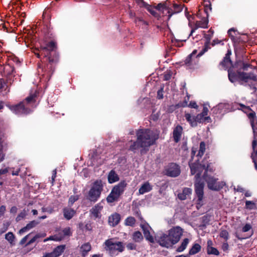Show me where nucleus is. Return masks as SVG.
Segmentation results:
<instances>
[{"label": "nucleus", "instance_id": "603ef678", "mask_svg": "<svg viewBox=\"0 0 257 257\" xmlns=\"http://www.w3.org/2000/svg\"><path fill=\"white\" fill-rule=\"evenodd\" d=\"M64 236H71L72 235V232L70 227H67L63 228L62 230Z\"/></svg>", "mask_w": 257, "mask_h": 257}, {"label": "nucleus", "instance_id": "4d7b16f0", "mask_svg": "<svg viewBox=\"0 0 257 257\" xmlns=\"http://www.w3.org/2000/svg\"><path fill=\"white\" fill-rule=\"evenodd\" d=\"M174 11H173V14L178 13L182 11L181 6L178 5L176 4H173Z\"/></svg>", "mask_w": 257, "mask_h": 257}, {"label": "nucleus", "instance_id": "cd10ccee", "mask_svg": "<svg viewBox=\"0 0 257 257\" xmlns=\"http://www.w3.org/2000/svg\"><path fill=\"white\" fill-rule=\"evenodd\" d=\"M65 248V244L60 245L56 247L51 252L54 257H59L64 251Z\"/></svg>", "mask_w": 257, "mask_h": 257}, {"label": "nucleus", "instance_id": "2f4dec72", "mask_svg": "<svg viewBox=\"0 0 257 257\" xmlns=\"http://www.w3.org/2000/svg\"><path fill=\"white\" fill-rule=\"evenodd\" d=\"M91 245L89 242H86L82 244L81 246L82 255L83 256L87 255L88 252L91 250Z\"/></svg>", "mask_w": 257, "mask_h": 257}, {"label": "nucleus", "instance_id": "c756f323", "mask_svg": "<svg viewBox=\"0 0 257 257\" xmlns=\"http://www.w3.org/2000/svg\"><path fill=\"white\" fill-rule=\"evenodd\" d=\"M152 189V187L148 182L144 183L139 190V192L141 194H144L145 193L150 191Z\"/></svg>", "mask_w": 257, "mask_h": 257}, {"label": "nucleus", "instance_id": "39448f33", "mask_svg": "<svg viewBox=\"0 0 257 257\" xmlns=\"http://www.w3.org/2000/svg\"><path fill=\"white\" fill-rule=\"evenodd\" d=\"M103 189V183L101 180H95L91 185L90 188L85 195L86 200L90 202L95 203L100 198Z\"/></svg>", "mask_w": 257, "mask_h": 257}, {"label": "nucleus", "instance_id": "1a4fd4ad", "mask_svg": "<svg viewBox=\"0 0 257 257\" xmlns=\"http://www.w3.org/2000/svg\"><path fill=\"white\" fill-rule=\"evenodd\" d=\"M228 34L233 43L235 47H239L240 43H244L247 40V37L243 35V37L240 36L239 33L234 28H232L228 31Z\"/></svg>", "mask_w": 257, "mask_h": 257}, {"label": "nucleus", "instance_id": "5fc2aeb1", "mask_svg": "<svg viewBox=\"0 0 257 257\" xmlns=\"http://www.w3.org/2000/svg\"><path fill=\"white\" fill-rule=\"evenodd\" d=\"M26 216V213L25 210H23L21 212H20L16 218V221L17 222H19L22 219L25 218Z\"/></svg>", "mask_w": 257, "mask_h": 257}, {"label": "nucleus", "instance_id": "79ce46f5", "mask_svg": "<svg viewBox=\"0 0 257 257\" xmlns=\"http://www.w3.org/2000/svg\"><path fill=\"white\" fill-rule=\"evenodd\" d=\"M210 43V41H207L204 44V46L202 50L198 53L197 55V57H200L203 55L206 52H207L209 49L210 48L209 47V45Z\"/></svg>", "mask_w": 257, "mask_h": 257}, {"label": "nucleus", "instance_id": "ddd939ff", "mask_svg": "<svg viewBox=\"0 0 257 257\" xmlns=\"http://www.w3.org/2000/svg\"><path fill=\"white\" fill-rule=\"evenodd\" d=\"M158 243H159L161 246L166 248H169L173 245L175 244L174 243L173 239L171 238V236H170L169 232L168 234L163 233L160 236L159 240L158 241Z\"/></svg>", "mask_w": 257, "mask_h": 257}, {"label": "nucleus", "instance_id": "dca6fc26", "mask_svg": "<svg viewBox=\"0 0 257 257\" xmlns=\"http://www.w3.org/2000/svg\"><path fill=\"white\" fill-rule=\"evenodd\" d=\"M245 114H246L248 119L249 120V122L251 127H254L255 125H257V117L256 116V113L254 111L252 110L251 108H245Z\"/></svg>", "mask_w": 257, "mask_h": 257}, {"label": "nucleus", "instance_id": "bb28decb", "mask_svg": "<svg viewBox=\"0 0 257 257\" xmlns=\"http://www.w3.org/2000/svg\"><path fill=\"white\" fill-rule=\"evenodd\" d=\"M107 180L109 183L112 184L119 181V177L114 170H111L108 173Z\"/></svg>", "mask_w": 257, "mask_h": 257}, {"label": "nucleus", "instance_id": "4be33fe9", "mask_svg": "<svg viewBox=\"0 0 257 257\" xmlns=\"http://www.w3.org/2000/svg\"><path fill=\"white\" fill-rule=\"evenodd\" d=\"M102 208L101 203H98L91 209L90 213L95 218H99L101 217L100 212Z\"/></svg>", "mask_w": 257, "mask_h": 257}, {"label": "nucleus", "instance_id": "13d9d810", "mask_svg": "<svg viewBox=\"0 0 257 257\" xmlns=\"http://www.w3.org/2000/svg\"><path fill=\"white\" fill-rule=\"evenodd\" d=\"M192 54H189L185 59L184 64L187 66H190L191 65Z\"/></svg>", "mask_w": 257, "mask_h": 257}, {"label": "nucleus", "instance_id": "20e7f679", "mask_svg": "<svg viewBox=\"0 0 257 257\" xmlns=\"http://www.w3.org/2000/svg\"><path fill=\"white\" fill-rule=\"evenodd\" d=\"M208 156H206L200 162L199 158L194 162L191 163L189 161V166L190 168L191 175H195V181L201 180V176L202 172L205 170L204 172L207 173L208 172H213L214 169L211 166V163L209 162Z\"/></svg>", "mask_w": 257, "mask_h": 257}, {"label": "nucleus", "instance_id": "e2e57ef3", "mask_svg": "<svg viewBox=\"0 0 257 257\" xmlns=\"http://www.w3.org/2000/svg\"><path fill=\"white\" fill-rule=\"evenodd\" d=\"M148 11L155 17H158L159 16V15L156 12V10L154 8H149Z\"/></svg>", "mask_w": 257, "mask_h": 257}, {"label": "nucleus", "instance_id": "c85d7f7f", "mask_svg": "<svg viewBox=\"0 0 257 257\" xmlns=\"http://www.w3.org/2000/svg\"><path fill=\"white\" fill-rule=\"evenodd\" d=\"M46 233L45 232H41L37 233L32 239H31L28 242H27L25 244V246H27L35 241L37 242H39V239L41 238L45 237L46 236Z\"/></svg>", "mask_w": 257, "mask_h": 257}, {"label": "nucleus", "instance_id": "f8f14e48", "mask_svg": "<svg viewBox=\"0 0 257 257\" xmlns=\"http://www.w3.org/2000/svg\"><path fill=\"white\" fill-rule=\"evenodd\" d=\"M183 232V229L180 226L173 227L169 230L170 236L173 239L174 243L176 244L180 240Z\"/></svg>", "mask_w": 257, "mask_h": 257}, {"label": "nucleus", "instance_id": "4c0bfd02", "mask_svg": "<svg viewBox=\"0 0 257 257\" xmlns=\"http://www.w3.org/2000/svg\"><path fill=\"white\" fill-rule=\"evenodd\" d=\"M134 22L137 26L140 27H143L144 26H148V23L144 20L142 17H136L134 20Z\"/></svg>", "mask_w": 257, "mask_h": 257}, {"label": "nucleus", "instance_id": "0e129e2a", "mask_svg": "<svg viewBox=\"0 0 257 257\" xmlns=\"http://www.w3.org/2000/svg\"><path fill=\"white\" fill-rule=\"evenodd\" d=\"M251 228V225L246 223L242 228V231L243 232H246L248 231Z\"/></svg>", "mask_w": 257, "mask_h": 257}, {"label": "nucleus", "instance_id": "8fccbe9b", "mask_svg": "<svg viewBox=\"0 0 257 257\" xmlns=\"http://www.w3.org/2000/svg\"><path fill=\"white\" fill-rule=\"evenodd\" d=\"M208 34H205L204 37L206 39L207 41H210L213 35L214 31L212 29V28H210L208 31Z\"/></svg>", "mask_w": 257, "mask_h": 257}, {"label": "nucleus", "instance_id": "6e6552de", "mask_svg": "<svg viewBox=\"0 0 257 257\" xmlns=\"http://www.w3.org/2000/svg\"><path fill=\"white\" fill-rule=\"evenodd\" d=\"M203 178L207 183L208 188L211 190L217 191H219L225 185V183L224 182H218V179L208 175L206 172H204L203 175Z\"/></svg>", "mask_w": 257, "mask_h": 257}, {"label": "nucleus", "instance_id": "58836bf2", "mask_svg": "<svg viewBox=\"0 0 257 257\" xmlns=\"http://www.w3.org/2000/svg\"><path fill=\"white\" fill-rule=\"evenodd\" d=\"M206 150V145L204 142H201L199 145V149L197 155V157H202Z\"/></svg>", "mask_w": 257, "mask_h": 257}, {"label": "nucleus", "instance_id": "f3484780", "mask_svg": "<svg viewBox=\"0 0 257 257\" xmlns=\"http://www.w3.org/2000/svg\"><path fill=\"white\" fill-rule=\"evenodd\" d=\"M207 16L206 18H203L201 21H197L195 22V28L192 29L189 37H190L193 33L197 30L198 28H207L208 24V19Z\"/></svg>", "mask_w": 257, "mask_h": 257}, {"label": "nucleus", "instance_id": "473e14b6", "mask_svg": "<svg viewBox=\"0 0 257 257\" xmlns=\"http://www.w3.org/2000/svg\"><path fill=\"white\" fill-rule=\"evenodd\" d=\"M184 116L187 121L189 123L192 127H196L197 125V123L196 122L195 116H192L191 114L186 113Z\"/></svg>", "mask_w": 257, "mask_h": 257}, {"label": "nucleus", "instance_id": "5701e85b", "mask_svg": "<svg viewBox=\"0 0 257 257\" xmlns=\"http://www.w3.org/2000/svg\"><path fill=\"white\" fill-rule=\"evenodd\" d=\"M230 104V112L234 111L236 110H240L245 113V108H250L248 106H246L243 104L234 102L233 103H229Z\"/></svg>", "mask_w": 257, "mask_h": 257}, {"label": "nucleus", "instance_id": "9d476101", "mask_svg": "<svg viewBox=\"0 0 257 257\" xmlns=\"http://www.w3.org/2000/svg\"><path fill=\"white\" fill-rule=\"evenodd\" d=\"M204 185V183L201 180L195 181L194 189L195 195L197 198V204L200 206L203 205Z\"/></svg>", "mask_w": 257, "mask_h": 257}, {"label": "nucleus", "instance_id": "9b49d317", "mask_svg": "<svg viewBox=\"0 0 257 257\" xmlns=\"http://www.w3.org/2000/svg\"><path fill=\"white\" fill-rule=\"evenodd\" d=\"M164 172L167 176L176 177L181 173L180 167L175 163H171L165 167Z\"/></svg>", "mask_w": 257, "mask_h": 257}, {"label": "nucleus", "instance_id": "37998d69", "mask_svg": "<svg viewBox=\"0 0 257 257\" xmlns=\"http://www.w3.org/2000/svg\"><path fill=\"white\" fill-rule=\"evenodd\" d=\"M136 220L134 217L129 216L125 220V225L126 226H134L135 224Z\"/></svg>", "mask_w": 257, "mask_h": 257}, {"label": "nucleus", "instance_id": "a878e982", "mask_svg": "<svg viewBox=\"0 0 257 257\" xmlns=\"http://www.w3.org/2000/svg\"><path fill=\"white\" fill-rule=\"evenodd\" d=\"M40 222L39 221L37 220H32L29 222L26 226L23 227L21 228L19 231V233L20 234H22L25 232H26L28 230H29L34 227H35L37 225L39 224Z\"/></svg>", "mask_w": 257, "mask_h": 257}, {"label": "nucleus", "instance_id": "b1692460", "mask_svg": "<svg viewBox=\"0 0 257 257\" xmlns=\"http://www.w3.org/2000/svg\"><path fill=\"white\" fill-rule=\"evenodd\" d=\"M192 192V189L185 187L183 188L182 192L178 194V197L181 200H184L190 197Z\"/></svg>", "mask_w": 257, "mask_h": 257}, {"label": "nucleus", "instance_id": "4468645a", "mask_svg": "<svg viewBox=\"0 0 257 257\" xmlns=\"http://www.w3.org/2000/svg\"><path fill=\"white\" fill-rule=\"evenodd\" d=\"M10 109L14 113L18 115L22 114H27L29 112L30 110L28 108L25 106L23 101L16 105L11 106Z\"/></svg>", "mask_w": 257, "mask_h": 257}, {"label": "nucleus", "instance_id": "a211bd4d", "mask_svg": "<svg viewBox=\"0 0 257 257\" xmlns=\"http://www.w3.org/2000/svg\"><path fill=\"white\" fill-rule=\"evenodd\" d=\"M149 225L148 224H141V227L143 231V233L146 239L151 243H154L155 239L154 237L151 234L149 230Z\"/></svg>", "mask_w": 257, "mask_h": 257}, {"label": "nucleus", "instance_id": "f03ea898", "mask_svg": "<svg viewBox=\"0 0 257 257\" xmlns=\"http://www.w3.org/2000/svg\"><path fill=\"white\" fill-rule=\"evenodd\" d=\"M39 53H35L38 58L43 57L42 62L44 66H39L38 72L46 80H49L55 71L56 64L59 61V54L57 52V45L56 41L52 40L41 45Z\"/></svg>", "mask_w": 257, "mask_h": 257}, {"label": "nucleus", "instance_id": "423d86ee", "mask_svg": "<svg viewBox=\"0 0 257 257\" xmlns=\"http://www.w3.org/2000/svg\"><path fill=\"white\" fill-rule=\"evenodd\" d=\"M126 186L127 183L125 180H122L118 184L115 185L106 198L107 202L108 203H113L118 201L119 197L123 193Z\"/></svg>", "mask_w": 257, "mask_h": 257}, {"label": "nucleus", "instance_id": "49530a36", "mask_svg": "<svg viewBox=\"0 0 257 257\" xmlns=\"http://www.w3.org/2000/svg\"><path fill=\"white\" fill-rule=\"evenodd\" d=\"M5 239H7L11 244H12L15 239V235L13 232H9L6 234Z\"/></svg>", "mask_w": 257, "mask_h": 257}, {"label": "nucleus", "instance_id": "a19ab883", "mask_svg": "<svg viewBox=\"0 0 257 257\" xmlns=\"http://www.w3.org/2000/svg\"><path fill=\"white\" fill-rule=\"evenodd\" d=\"M252 129L254 136V139L252 142V150L254 151V149L256 148L257 145V127L254 126V127H252Z\"/></svg>", "mask_w": 257, "mask_h": 257}, {"label": "nucleus", "instance_id": "de8ad7c7", "mask_svg": "<svg viewBox=\"0 0 257 257\" xmlns=\"http://www.w3.org/2000/svg\"><path fill=\"white\" fill-rule=\"evenodd\" d=\"M36 95L35 94H31L30 96L25 98V100L27 103H31L36 101Z\"/></svg>", "mask_w": 257, "mask_h": 257}, {"label": "nucleus", "instance_id": "412c9836", "mask_svg": "<svg viewBox=\"0 0 257 257\" xmlns=\"http://www.w3.org/2000/svg\"><path fill=\"white\" fill-rule=\"evenodd\" d=\"M120 219L121 217L119 214L114 213L109 216L108 220V223L110 226L114 227L119 223Z\"/></svg>", "mask_w": 257, "mask_h": 257}, {"label": "nucleus", "instance_id": "72a5a7b5", "mask_svg": "<svg viewBox=\"0 0 257 257\" xmlns=\"http://www.w3.org/2000/svg\"><path fill=\"white\" fill-rule=\"evenodd\" d=\"M201 249V245L198 243H195L192 246V247L190 249L189 251V255H194L199 251H200Z\"/></svg>", "mask_w": 257, "mask_h": 257}, {"label": "nucleus", "instance_id": "2eb2a0df", "mask_svg": "<svg viewBox=\"0 0 257 257\" xmlns=\"http://www.w3.org/2000/svg\"><path fill=\"white\" fill-rule=\"evenodd\" d=\"M213 112L224 114L230 112V104L228 103H220L213 108Z\"/></svg>", "mask_w": 257, "mask_h": 257}, {"label": "nucleus", "instance_id": "c9c22d12", "mask_svg": "<svg viewBox=\"0 0 257 257\" xmlns=\"http://www.w3.org/2000/svg\"><path fill=\"white\" fill-rule=\"evenodd\" d=\"M140 148H141V142L137 139V141L133 142L130 146L129 150L136 153V151Z\"/></svg>", "mask_w": 257, "mask_h": 257}, {"label": "nucleus", "instance_id": "0eeeda50", "mask_svg": "<svg viewBox=\"0 0 257 257\" xmlns=\"http://www.w3.org/2000/svg\"><path fill=\"white\" fill-rule=\"evenodd\" d=\"M112 240V238L108 239L105 241L103 244L104 248L111 256L116 255L117 254L116 251L122 252L124 250L123 242L121 241L113 242Z\"/></svg>", "mask_w": 257, "mask_h": 257}, {"label": "nucleus", "instance_id": "7ed1b4c3", "mask_svg": "<svg viewBox=\"0 0 257 257\" xmlns=\"http://www.w3.org/2000/svg\"><path fill=\"white\" fill-rule=\"evenodd\" d=\"M137 138L141 142L140 154H146L151 146L156 144L159 135L149 128L139 130L136 133Z\"/></svg>", "mask_w": 257, "mask_h": 257}, {"label": "nucleus", "instance_id": "680f3d73", "mask_svg": "<svg viewBox=\"0 0 257 257\" xmlns=\"http://www.w3.org/2000/svg\"><path fill=\"white\" fill-rule=\"evenodd\" d=\"M234 235L236 238H237L238 239H239L240 240H242L243 239H246L249 237V236H245L244 235H243L241 234H240L237 232H236L234 233Z\"/></svg>", "mask_w": 257, "mask_h": 257}, {"label": "nucleus", "instance_id": "a18cd8bd", "mask_svg": "<svg viewBox=\"0 0 257 257\" xmlns=\"http://www.w3.org/2000/svg\"><path fill=\"white\" fill-rule=\"evenodd\" d=\"M219 236L220 237L223 238L225 241H227L229 238V233L226 230L221 229L219 233Z\"/></svg>", "mask_w": 257, "mask_h": 257}, {"label": "nucleus", "instance_id": "09e8293b", "mask_svg": "<svg viewBox=\"0 0 257 257\" xmlns=\"http://www.w3.org/2000/svg\"><path fill=\"white\" fill-rule=\"evenodd\" d=\"M207 253L209 254H214L216 255H218L219 254V252L217 250V248L214 247H210L207 249Z\"/></svg>", "mask_w": 257, "mask_h": 257}, {"label": "nucleus", "instance_id": "3c124183", "mask_svg": "<svg viewBox=\"0 0 257 257\" xmlns=\"http://www.w3.org/2000/svg\"><path fill=\"white\" fill-rule=\"evenodd\" d=\"M78 199L79 196L78 195H71L69 198V205L70 206H72L75 202L78 200Z\"/></svg>", "mask_w": 257, "mask_h": 257}, {"label": "nucleus", "instance_id": "338daca9", "mask_svg": "<svg viewBox=\"0 0 257 257\" xmlns=\"http://www.w3.org/2000/svg\"><path fill=\"white\" fill-rule=\"evenodd\" d=\"M172 76V74L171 72H168L164 74V80L167 81L171 79Z\"/></svg>", "mask_w": 257, "mask_h": 257}, {"label": "nucleus", "instance_id": "393cba45", "mask_svg": "<svg viewBox=\"0 0 257 257\" xmlns=\"http://www.w3.org/2000/svg\"><path fill=\"white\" fill-rule=\"evenodd\" d=\"M64 217L68 220H70L76 214V211L71 208L65 207L63 209Z\"/></svg>", "mask_w": 257, "mask_h": 257}, {"label": "nucleus", "instance_id": "c03bdc74", "mask_svg": "<svg viewBox=\"0 0 257 257\" xmlns=\"http://www.w3.org/2000/svg\"><path fill=\"white\" fill-rule=\"evenodd\" d=\"M245 208L249 210L254 209L256 208L255 203L253 201L246 200Z\"/></svg>", "mask_w": 257, "mask_h": 257}, {"label": "nucleus", "instance_id": "7c9ffc66", "mask_svg": "<svg viewBox=\"0 0 257 257\" xmlns=\"http://www.w3.org/2000/svg\"><path fill=\"white\" fill-rule=\"evenodd\" d=\"M155 9L161 12L162 13H164V11H167V13H170L171 11H172V9L169 8L167 6L166 4L161 3L158 4L157 6L155 7Z\"/></svg>", "mask_w": 257, "mask_h": 257}, {"label": "nucleus", "instance_id": "864d4df0", "mask_svg": "<svg viewBox=\"0 0 257 257\" xmlns=\"http://www.w3.org/2000/svg\"><path fill=\"white\" fill-rule=\"evenodd\" d=\"M189 97L188 96L187 99H185L183 101H180L177 104V106L178 107H187L188 105V101L189 100Z\"/></svg>", "mask_w": 257, "mask_h": 257}, {"label": "nucleus", "instance_id": "69168bd1", "mask_svg": "<svg viewBox=\"0 0 257 257\" xmlns=\"http://www.w3.org/2000/svg\"><path fill=\"white\" fill-rule=\"evenodd\" d=\"M188 107H190V108L197 109L198 107V106L195 101H191L188 104Z\"/></svg>", "mask_w": 257, "mask_h": 257}, {"label": "nucleus", "instance_id": "aec40b11", "mask_svg": "<svg viewBox=\"0 0 257 257\" xmlns=\"http://www.w3.org/2000/svg\"><path fill=\"white\" fill-rule=\"evenodd\" d=\"M183 133V127L180 125L178 124L174 128L173 132V137L174 141L177 143L180 140Z\"/></svg>", "mask_w": 257, "mask_h": 257}, {"label": "nucleus", "instance_id": "ea45409f", "mask_svg": "<svg viewBox=\"0 0 257 257\" xmlns=\"http://www.w3.org/2000/svg\"><path fill=\"white\" fill-rule=\"evenodd\" d=\"M204 12L206 14V16H209V11H212L211 4L210 1L204 0Z\"/></svg>", "mask_w": 257, "mask_h": 257}, {"label": "nucleus", "instance_id": "6e6d98bb", "mask_svg": "<svg viewBox=\"0 0 257 257\" xmlns=\"http://www.w3.org/2000/svg\"><path fill=\"white\" fill-rule=\"evenodd\" d=\"M195 118L196 123H197L198 122L202 123L204 122V116L201 113L197 114L196 116H195Z\"/></svg>", "mask_w": 257, "mask_h": 257}, {"label": "nucleus", "instance_id": "774afa93", "mask_svg": "<svg viewBox=\"0 0 257 257\" xmlns=\"http://www.w3.org/2000/svg\"><path fill=\"white\" fill-rule=\"evenodd\" d=\"M56 174H57L56 169H55L52 172V177H51V179H52L51 183H52V185H53L54 182H55V178L56 177Z\"/></svg>", "mask_w": 257, "mask_h": 257}, {"label": "nucleus", "instance_id": "f257e3e1", "mask_svg": "<svg viewBox=\"0 0 257 257\" xmlns=\"http://www.w3.org/2000/svg\"><path fill=\"white\" fill-rule=\"evenodd\" d=\"M231 55V51L228 50L218 65L219 69L227 70L228 80L231 83L248 87L255 92L257 88L254 82H257V75L253 72H246L248 68L254 69L255 67L243 59H236L233 62Z\"/></svg>", "mask_w": 257, "mask_h": 257}, {"label": "nucleus", "instance_id": "6ab92c4d", "mask_svg": "<svg viewBox=\"0 0 257 257\" xmlns=\"http://www.w3.org/2000/svg\"><path fill=\"white\" fill-rule=\"evenodd\" d=\"M43 23L47 29V32L49 34L51 33L52 28L50 25L51 17L49 13L44 12L42 15Z\"/></svg>", "mask_w": 257, "mask_h": 257}, {"label": "nucleus", "instance_id": "052dcab7", "mask_svg": "<svg viewBox=\"0 0 257 257\" xmlns=\"http://www.w3.org/2000/svg\"><path fill=\"white\" fill-rule=\"evenodd\" d=\"M126 248L128 250H136L137 249V245L134 243L130 242L126 244Z\"/></svg>", "mask_w": 257, "mask_h": 257}, {"label": "nucleus", "instance_id": "f704fd0d", "mask_svg": "<svg viewBox=\"0 0 257 257\" xmlns=\"http://www.w3.org/2000/svg\"><path fill=\"white\" fill-rule=\"evenodd\" d=\"M132 239L136 242H140L143 239V236L140 231H136L133 233Z\"/></svg>", "mask_w": 257, "mask_h": 257}, {"label": "nucleus", "instance_id": "e433bc0d", "mask_svg": "<svg viewBox=\"0 0 257 257\" xmlns=\"http://www.w3.org/2000/svg\"><path fill=\"white\" fill-rule=\"evenodd\" d=\"M189 240L188 238H184L183 240L181 245L177 248L176 251L179 252L183 251L186 249L188 244L189 243Z\"/></svg>", "mask_w": 257, "mask_h": 257}, {"label": "nucleus", "instance_id": "bf43d9fd", "mask_svg": "<svg viewBox=\"0 0 257 257\" xmlns=\"http://www.w3.org/2000/svg\"><path fill=\"white\" fill-rule=\"evenodd\" d=\"M164 86L161 87L157 91V98L161 99L163 98Z\"/></svg>", "mask_w": 257, "mask_h": 257}]
</instances>
